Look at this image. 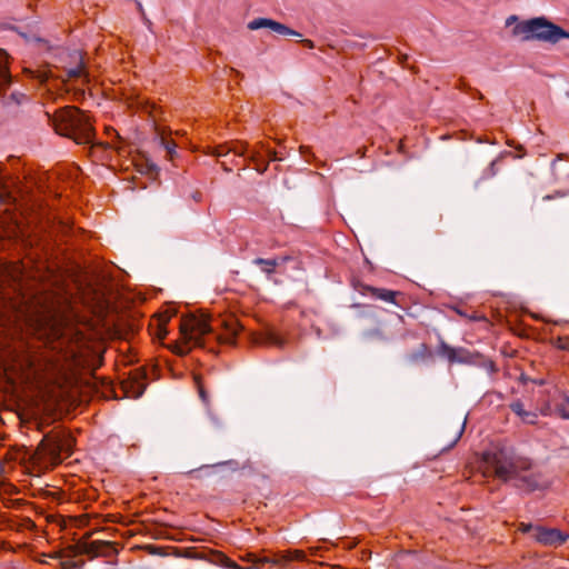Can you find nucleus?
<instances>
[{
  "label": "nucleus",
  "instance_id": "obj_24",
  "mask_svg": "<svg viewBox=\"0 0 569 569\" xmlns=\"http://www.w3.org/2000/svg\"><path fill=\"white\" fill-rule=\"evenodd\" d=\"M556 347L560 350L569 351V339L565 337H559L556 341Z\"/></svg>",
  "mask_w": 569,
  "mask_h": 569
},
{
  "label": "nucleus",
  "instance_id": "obj_29",
  "mask_svg": "<svg viewBox=\"0 0 569 569\" xmlns=\"http://www.w3.org/2000/svg\"><path fill=\"white\" fill-rule=\"evenodd\" d=\"M268 157H269V159H270L271 161H276V160H278V159H277V156H276V152H274V151H272V150H268Z\"/></svg>",
  "mask_w": 569,
  "mask_h": 569
},
{
  "label": "nucleus",
  "instance_id": "obj_5",
  "mask_svg": "<svg viewBox=\"0 0 569 569\" xmlns=\"http://www.w3.org/2000/svg\"><path fill=\"white\" fill-rule=\"evenodd\" d=\"M437 355L447 358L450 363L482 366L489 373L497 371L493 361L485 359L479 353L471 352L466 348H453L443 340H440L438 345Z\"/></svg>",
  "mask_w": 569,
  "mask_h": 569
},
{
  "label": "nucleus",
  "instance_id": "obj_26",
  "mask_svg": "<svg viewBox=\"0 0 569 569\" xmlns=\"http://www.w3.org/2000/svg\"><path fill=\"white\" fill-rule=\"evenodd\" d=\"M157 335L160 339H163L166 337L167 330L163 325H159Z\"/></svg>",
  "mask_w": 569,
  "mask_h": 569
},
{
  "label": "nucleus",
  "instance_id": "obj_25",
  "mask_svg": "<svg viewBox=\"0 0 569 569\" xmlns=\"http://www.w3.org/2000/svg\"><path fill=\"white\" fill-rule=\"evenodd\" d=\"M196 381H197V385H198V389H199V396L201 398V400L203 402H207L208 401V395L207 392L204 391L203 387L200 385L198 378H196Z\"/></svg>",
  "mask_w": 569,
  "mask_h": 569
},
{
  "label": "nucleus",
  "instance_id": "obj_3",
  "mask_svg": "<svg viewBox=\"0 0 569 569\" xmlns=\"http://www.w3.org/2000/svg\"><path fill=\"white\" fill-rule=\"evenodd\" d=\"M513 26L512 37L522 42L541 41L547 43H558L561 39H569V32L555 24L546 17H537L519 21L517 16H510L506 19V27Z\"/></svg>",
  "mask_w": 569,
  "mask_h": 569
},
{
  "label": "nucleus",
  "instance_id": "obj_4",
  "mask_svg": "<svg viewBox=\"0 0 569 569\" xmlns=\"http://www.w3.org/2000/svg\"><path fill=\"white\" fill-rule=\"evenodd\" d=\"M52 124L58 134L70 138L78 144L93 141L94 129L89 116L76 107H66L57 112Z\"/></svg>",
  "mask_w": 569,
  "mask_h": 569
},
{
  "label": "nucleus",
  "instance_id": "obj_1",
  "mask_svg": "<svg viewBox=\"0 0 569 569\" xmlns=\"http://www.w3.org/2000/svg\"><path fill=\"white\" fill-rule=\"evenodd\" d=\"M486 472L526 493L546 490L550 479L530 459L509 448H497L483 455Z\"/></svg>",
  "mask_w": 569,
  "mask_h": 569
},
{
  "label": "nucleus",
  "instance_id": "obj_27",
  "mask_svg": "<svg viewBox=\"0 0 569 569\" xmlns=\"http://www.w3.org/2000/svg\"><path fill=\"white\" fill-rule=\"evenodd\" d=\"M535 528L536 527H533L532 525H525V523L521 525V529L523 532L532 531L535 533Z\"/></svg>",
  "mask_w": 569,
  "mask_h": 569
},
{
  "label": "nucleus",
  "instance_id": "obj_21",
  "mask_svg": "<svg viewBox=\"0 0 569 569\" xmlns=\"http://www.w3.org/2000/svg\"><path fill=\"white\" fill-rule=\"evenodd\" d=\"M68 78H81L86 76L82 61L78 66L67 70Z\"/></svg>",
  "mask_w": 569,
  "mask_h": 569
},
{
  "label": "nucleus",
  "instance_id": "obj_10",
  "mask_svg": "<svg viewBox=\"0 0 569 569\" xmlns=\"http://www.w3.org/2000/svg\"><path fill=\"white\" fill-rule=\"evenodd\" d=\"M122 385L127 393V397L133 399L140 398L147 388L144 378L141 377L139 373H136L134 376L130 377Z\"/></svg>",
  "mask_w": 569,
  "mask_h": 569
},
{
  "label": "nucleus",
  "instance_id": "obj_6",
  "mask_svg": "<svg viewBox=\"0 0 569 569\" xmlns=\"http://www.w3.org/2000/svg\"><path fill=\"white\" fill-rule=\"evenodd\" d=\"M42 446L46 455H48L52 461L60 462L62 453H67L68 456L71 453L72 439L68 436L46 437L42 441Z\"/></svg>",
  "mask_w": 569,
  "mask_h": 569
},
{
  "label": "nucleus",
  "instance_id": "obj_13",
  "mask_svg": "<svg viewBox=\"0 0 569 569\" xmlns=\"http://www.w3.org/2000/svg\"><path fill=\"white\" fill-rule=\"evenodd\" d=\"M8 54L0 49V91L4 90L11 83V76L8 70Z\"/></svg>",
  "mask_w": 569,
  "mask_h": 569
},
{
  "label": "nucleus",
  "instance_id": "obj_31",
  "mask_svg": "<svg viewBox=\"0 0 569 569\" xmlns=\"http://www.w3.org/2000/svg\"><path fill=\"white\" fill-rule=\"evenodd\" d=\"M268 164H264L262 168H257L260 172H264L267 170Z\"/></svg>",
  "mask_w": 569,
  "mask_h": 569
},
{
  "label": "nucleus",
  "instance_id": "obj_18",
  "mask_svg": "<svg viewBox=\"0 0 569 569\" xmlns=\"http://www.w3.org/2000/svg\"><path fill=\"white\" fill-rule=\"evenodd\" d=\"M160 144L166 149L169 159L172 160L174 158V156L177 154V150H176L177 144L174 143V141L168 140L167 138L161 137Z\"/></svg>",
  "mask_w": 569,
  "mask_h": 569
},
{
  "label": "nucleus",
  "instance_id": "obj_34",
  "mask_svg": "<svg viewBox=\"0 0 569 569\" xmlns=\"http://www.w3.org/2000/svg\"><path fill=\"white\" fill-rule=\"evenodd\" d=\"M138 8H139L140 12H143L142 6L139 2H138Z\"/></svg>",
  "mask_w": 569,
  "mask_h": 569
},
{
  "label": "nucleus",
  "instance_id": "obj_15",
  "mask_svg": "<svg viewBox=\"0 0 569 569\" xmlns=\"http://www.w3.org/2000/svg\"><path fill=\"white\" fill-rule=\"evenodd\" d=\"M429 357L428 347L425 343H421L419 348L408 355V361L411 363H417L420 360H425Z\"/></svg>",
  "mask_w": 569,
  "mask_h": 569
},
{
  "label": "nucleus",
  "instance_id": "obj_32",
  "mask_svg": "<svg viewBox=\"0 0 569 569\" xmlns=\"http://www.w3.org/2000/svg\"><path fill=\"white\" fill-rule=\"evenodd\" d=\"M250 159H251L252 161H257V154H256V153H252V154L250 156Z\"/></svg>",
  "mask_w": 569,
  "mask_h": 569
},
{
  "label": "nucleus",
  "instance_id": "obj_9",
  "mask_svg": "<svg viewBox=\"0 0 569 569\" xmlns=\"http://www.w3.org/2000/svg\"><path fill=\"white\" fill-rule=\"evenodd\" d=\"M367 292L370 293L376 299H379V300H382L386 302H391L397 306L400 305L398 298H403V293L400 291L389 290V289H385V288H375V287H370V286L363 287L362 293H367Z\"/></svg>",
  "mask_w": 569,
  "mask_h": 569
},
{
  "label": "nucleus",
  "instance_id": "obj_8",
  "mask_svg": "<svg viewBox=\"0 0 569 569\" xmlns=\"http://www.w3.org/2000/svg\"><path fill=\"white\" fill-rule=\"evenodd\" d=\"M532 536L539 543L553 547L563 545L569 538V535L561 532L559 529L543 527H536Z\"/></svg>",
  "mask_w": 569,
  "mask_h": 569
},
{
  "label": "nucleus",
  "instance_id": "obj_16",
  "mask_svg": "<svg viewBox=\"0 0 569 569\" xmlns=\"http://www.w3.org/2000/svg\"><path fill=\"white\" fill-rule=\"evenodd\" d=\"M214 562L223 568H227V569H249V568H243V567L239 566L237 562H234L233 560H231L223 553L216 555Z\"/></svg>",
  "mask_w": 569,
  "mask_h": 569
},
{
  "label": "nucleus",
  "instance_id": "obj_22",
  "mask_svg": "<svg viewBox=\"0 0 569 569\" xmlns=\"http://www.w3.org/2000/svg\"><path fill=\"white\" fill-rule=\"evenodd\" d=\"M496 164H497V161L493 160L490 162V164L488 166V168H486L483 170V173H482V178L481 179H489V178H492L496 176L497 173V168H496Z\"/></svg>",
  "mask_w": 569,
  "mask_h": 569
},
{
  "label": "nucleus",
  "instance_id": "obj_7",
  "mask_svg": "<svg viewBox=\"0 0 569 569\" xmlns=\"http://www.w3.org/2000/svg\"><path fill=\"white\" fill-rule=\"evenodd\" d=\"M262 28H268L272 32L283 37H301V33H299L298 31L269 18H257L248 23V29L250 30H258Z\"/></svg>",
  "mask_w": 569,
  "mask_h": 569
},
{
  "label": "nucleus",
  "instance_id": "obj_14",
  "mask_svg": "<svg viewBox=\"0 0 569 569\" xmlns=\"http://www.w3.org/2000/svg\"><path fill=\"white\" fill-rule=\"evenodd\" d=\"M253 263L257 266H261V270L267 274H272L276 268L279 266L278 259H263L257 258L253 260Z\"/></svg>",
  "mask_w": 569,
  "mask_h": 569
},
{
  "label": "nucleus",
  "instance_id": "obj_17",
  "mask_svg": "<svg viewBox=\"0 0 569 569\" xmlns=\"http://www.w3.org/2000/svg\"><path fill=\"white\" fill-rule=\"evenodd\" d=\"M90 549L97 555H107L113 550V547L110 542L93 541L90 545Z\"/></svg>",
  "mask_w": 569,
  "mask_h": 569
},
{
  "label": "nucleus",
  "instance_id": "obj_30",
  "mask_svg": "<svg viewBox=\"0 0 569 569\" xmlns=\"http://www.w3.org/2000/svg\"><path fill=\"white\" fill-rule=\"evenodd\" d=\"M38 78H39L41 81H46V80H47V78H48V76H47V73H46V72H41V73L38 76Z\"/></svg>",
  "mask_w": 569,
  "mask_h": 569
},
{
  "label": "nucleus",
  "instance_id": "obj_19",
  "mask_svg": "<svg viewBox=\"0 0 569 569\" xmlns=\"http://www.w3.org/2000/svg\"><path fill=\"white\" fill-rule=\"evenodd\" d=\"M556 411L561 418L569 419V397L568 396L563 397L562 403L557 405Z\"/></svg>",
  "mask_w": 569,
  "mask_h": 569
},
{
  "label": "nucleus",
  "instance_id": "obj_12",
  "mask_svg": "<svg viewBox=\"0 0 569 569\" xmlns=\"http://www.w3.org/2000/svg\"><path fill=\"white\" fill-rule=\"evenodd\" d=\"M246 150H247V144L237 142V143H233L232 146H230L228 148L224 147V146L218 147L214 154L218 158L227 157L230 153H233V156H236V157H244L246 156Z\"/></svg>",
  "mask_w": 569,
  "mask_h": 569
},
{
  "label": "nucleus",
  "instance_id": "obj_2",
  "mask_svg": "<svg viewBox=\"0 0 569 569\" xmlns=\"http://www.w3.org/2000/svg\"><path fill=\"white\" fill-rule=\"evenodd\" d=\"M240 329V325L232 320L226 325L227 332L224 335H216L206 315H192L180 322V333L184 342L176 345L173 350L178 355H186L190 351L191 346L204 348L207 337H212L219 343L231 345Z\"/></svg>",
  "mask_w": 569,
  "mask_h": 569
},
{
  "label": "nucleus",
  "instance_id": "obj_23",
  "mask_svg": "<svg viewBox=\"0 0 569 569\" xmlns=\"http://www.w3.org/2000/svg\"><path fill=\"white\" fill-rule=\"evenodd\" d=\"M465 423H466V420H463L461 423L458 425L456 436H455L452 442L450 443V447L455 446L458 442V440L461 438V436L465 431Z\"/></svg>",
  "mask_w": 569,
  "mask_h": 569
},
{
  "label": "nucleus",
  "instance_id": "obj_20",
  "mask_svg": "<svg viewBox=\"0 0 569 569\" xmlns=\"http://www.w3.org/2000/svg\"><path fill=\"white\" fill-rule=\"evenodd\" d=\"M260 343H267V345H271V346H276V347L281 348L283 346L284 341L279 336H277L276 333L271 332V333H268L263 338V341H261Z\"/></svg>",
  "mask_w": 569,
  "mask_h": 569
},
{
  "label": "nucleus",
  "instance_id": "obj_33",
  "mask_svg": "<svg viewBox=\"0 0 569 569\" xmlns=\"http://www.w3.org/2000/svg\"><path fill=\"white\" fill-rule=\"evenodd\" d=\"M3 472V465L2 462L0 461V475Z\"/></svg>",
  "mask_w": 569,
  "mask_h": 569
},
{
  "label": "nucleus",
  "instance_id": "obj_11",
  "mask_svg": "<svg viewBox=\"0 0 569 569\" xmlns=\"http://www.w3.org/2000/svg\"><path fill=\"white\" fill-rule=\"evenodd\" d=\"M510 409L520 417L525 423L535 425L537 422L538 415L533 411H527L521 401L517 400L510 403Z\"/></svg>",
  "mask_w": 569,
  "mask_h": 569
},
{
  "label": "nucleus",
  "instance_id": "obj_28",
  "mask_svg": "<svg viewBox=\"0 0 569 569\" xmlns=\"http://www.w3.org/2000/svg\"><path fill=\"white\" fill-rule=\"evenodd\" d=\"M302 43H303V46H305V47H307V48H309V49L315 48V43H313V41H311V40H309V39H305V40H302Z\"/></svg>",
  "mask_w": 569,
  "mask_h": 569
}]
</instances>
